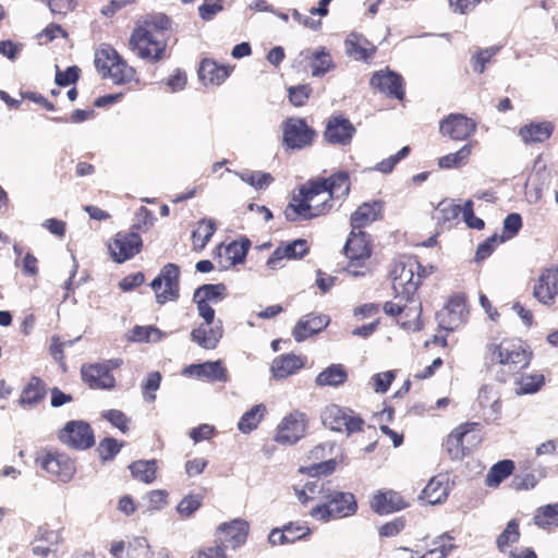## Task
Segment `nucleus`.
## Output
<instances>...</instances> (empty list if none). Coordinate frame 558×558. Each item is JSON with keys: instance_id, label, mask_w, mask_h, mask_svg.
I'll return each mask as SVG.
<instances>
[{"instance_id": "1", "label": "nucleus", "mask_w": 558, "mask_h": 558, "mask_svg": "<svg viewBox=\"0 0 558 558\" xmlns=\"http://www.w3.org/2000/svg\"><path fill=\"white\" fill-rule=\"evenodd\" d=\"M351 191L348 171L340 170L328 178L315 177L294 191L283 209L289 222L308 221L330 214Z\"/></svg>"}, {"instance_id": "2", "label": "nucleus", "mask_w": 558, "mask_h": 558, "mask_svg": "<svg viewBox=\"0 0 558 558\" xmlns=\"http://www.w3.org/2000/svg\"><path fill=\"white\" fill-rule=\"evenodd\" d=\"M171 20L163 13L150 14L140 21L129 38V49L138 58L156 64L170 58Z\"/></svg>"}, {"instance_id": "3", "label": "nucleus", "mask_w": 558, "mask_h": 558, "mask_svg": "<svg viewBox=\"0 0 558 558\" xmlns=\"http://www.w3.org/2000/svg\"><path fill=\"white\" fill-rule=\"evenodd\" d=\"M533 353L519 338H504L486 344L484 366L494 379L505 384L531 364Z\"/></svg>"}, {"instance_id": "4", "label": "nucleus", "mask_w": 558, "mask_h": 558, "mask_svg": "<svg viewBox=\"0 0 558 558\" xmlns=\"http://www.w3.org/2000/svg\"><path fill=\"white\" fill-rule=\"evenodd\" d=\"M96 70L102 78L117 85L129 84L136 77V70L110 45H101L95 52Z\"/></svg>"}, {"instance_id": "5", "label": "nucleus", "mask_w": 558, "mask_h": 558, "mask_svg": "<svg viewBox=\"0 0 558 558\" xmlns=\"http://www.w3.org/2000/svg\"><path fill=\"white\" fill-rule=\"evenodd\" d=\"M343 254L348 258L345 270L354 277L365 276L369 270L367 262L373 254L372 235L366 231L350 230Z\"/></svg>"}, {"instance_id": "6", "label": "nucleus", "mask_w": 558, "mask_h": 558, "mask_svg": "<svg viewBox=\"0 0 558 558\" xmlns=\"http://www.w3.org/2000/svg\"><path fill=\"white\" fill-rule=\"evenodd\" d=\"M427 275L426 268L414 256L402 257L390 270L395 291L405 296L413 295Z\"/></svg>"}, {"instance_id": "7", "label": "nucleus", "mask_w": 558, "mask_h": 558, "mask_svg": "<svg viewBox=\"0 0 558 558\" xmlns=\"http://www.w3.org/2000/svg\"><path fill=\"white\" fill-rule=\"evenodd\" d=\"M324 502L311 510V515L324 522L353 515L357 510L355 496L349 492L326 489Z\"/></svg>"}, {"instance_id": "8", "label": "nucleus", "mask_w": 558, "mask_h": 558, "mask_svg": "<svg viewBox=\"0 0 558 558\" xmlns=\"http://www.w3.org/2000/svg\"><path fill=\"white\" fill-rule=\"evenodd\" d=\"M483 425L480 422H464L453 428L447 436L444 447L451 460H462L470 453L468 445L475 446L482 441Z\"/></svg>"}, {"instance_id": "9", "label": "nucleus", "mask_w": 558, "mask_h": 558, "mask_svg": "<svg viewBox=\"0 0 558 558\" xmlns=\"http://www.w3.org/2000/svg\"><path fill=\"white\" fill-rule=\"evenodd\" d=\"M282 146L286 150H301L311 147L317 138L316 130L306 119L289 117L281 124Z\"/></svg>"}, {"instance_id": "10", "label": "nucleus", "mask_w": 558, "mask_h": 558, "mask_svg": "<svg viewBox=\"0 0 558 558\" xmlns=\"http://www.w3.org/2000/svg\"><path fill=\"white\" fill-rule=\"evenodd\" d=\"M180 267L177 264L168 263L159 271L158 276L150 282L156 302L165 305L168 302H175L180 298Z\"/></svg>"}, {"instance_id": "11", "label": "nucleus", "mask_w": 558, "mask_h": 558, "mask_svg": "<svg viewBox=\"0 0 558 558\" xmlns=\"http://www.w3.org/2000/svg\"><path fill=\"white\" fill-rule=\"evenodd\" d=\"M404 303H396L388 301L384 304V312L396 318L397 324L411 331H420L423 328L422 320V303L414 299L413 295L405 296Z\"/></svg>"}, {"instance_id": "12", "label": "nucleus", "mask_w": 558, "mask_h": 558, "mask_svg": "<svg viewBox=\"0 0 558 558\" xmlns=\"http://www.w3.org/2000/svg\"><path fill=\"white\" fill-rule=\"evenodd\" d=\"M36 464L51 477L63 483L71 481L76 472L75 461L65 452L58 450L41 452L36 458Z\"/></svg>"}, {"instance_id": "13", "label": "nucleus", "mask_w": 558, "mask_h": 558, "mask_svg": "<svg viewBox=\"0 0 558 558\" xmlns=\"http://www.w3.org/2000/svg\"><path fill=\"white\" fill-rule=\"evenodd\" d=\"M250 534V524L244 519H233L220 523L214 532V542L227 549L236 550L245 545Z\"/></svg>"}, {"instance_id": "14", "label": "nucleus", "mask_w": 558, "mask_h": 558, "mask_svg": "<svg viewBox=\"0 0 558 558\" xmlns=\"http://www.w3.org/2000/svg\"><path fill=\"white\" fill-rule=\"evenodd\" d=\"M225 283H205L199 286L193 293V302L196 304L198 316L206 325L215 322V310L211 304L221 302L227 296Z\"/></svg>"}, {"instance_id": "15", "label": "nucleus", "mask_w": 558, "mask_h": 558, "mask_svg": "<svg viewBox=\"0 0 558 558\" xmlns=\"http://www.w3.org/2000/svg\"><path fill=\"white\" fill-rule=\"evenodd\" d=\"M107 248L111 259L118 264H122L141 253L143 240L137 232L122 230L109 239Z\"/></svg>"}, {"instance_id": "16", "label": "nucleus", "mask_w": 558, "mask_h": 558, "mask_svg": "<svg viewBox=\"0 0 558 558\" xmlns=\"http://www.w3.org/2000/svg\"><path fill=\"white\" fill-rule=\"evenodd\" d=\"M58 439L70 449L86 450L95 445V434L92 426L83 420H73L58 432Z\"/></svg>"}, {"instance_id": "17", "label": "nucleus", "mask_w": 558, "mask_h": 558, "mask_svg": "<svg viewBox=\"0 0 558 558\" xmlns=\"http://www.w3.org/2000/svg\"><path fill=\"white\" fill-rule=\"evenodd\" d=\"M469 317L468 298L464 292H456L448 298L445 307L438 315L439 327L453 331L463 326Z\"/></svg>"}, {"instance_id": "18", "label": "nucleus", "mask_w": 558, "mask_h": 558, "mask_svg": "<svg viewBox=\"0 0 558 558\" xmlns=\"http://www.w3.org/2000/svg\"><path fill=\"white\" fill-rule=\"evenodd\" d=\"M308 418L301 411H293L286 415L278 424L275 441L283 446H292L305 436Z\"/></svg>"}, {"instance_id": "19", "label": "nucleus", "mask_w": 558, "mask_h": 558, "mask_svg": "<svg viewBox=\"0 0 558 558\" xmlns=\"http://www.w3.org/2000/svg\"><path fill=\"white\" fill-rule=\"evenodd\" d=\"M356 129L342 113L330 116L325 124L323 137L326 143L333 146H348L351 144Z\"/></svg>"}, {"instance_id": "20", "label": "nucleus", "mask_w": 558, "mask_h": 558, "mask_svg": "<svg viewBox=\"0 0 558 558\" xmlns=\"http://www.w3.org/2000/svg\"><path fill=\"white\" fill-rule=\"evenodd\" d=\"M476 122L462 114L450 113L439 122V132L453 141H465L476 131Z\"/></svg>"}, {"instance_id": "21", "label": "nucleus", "mask_w": 558, "mask_h": 558, "mask_svg": "<svg viewBox=\"0 0 558 558\" xmlns=\"http://www.w3.org/2000/svg\"><path fill=\"white\" fill-rule=\"evenodd\" d=\"M385 216V202L381 199H374L364 202L350 215V227L354 231H365L376 221H380Z\"/></svg>"}, {"instance_id": "22", "label": "nucleus", "mask_w": 558, "mask_h": 558, "mask_svg": "<svg viewBox=\"0 0 558 558\" xmlns=\"http://www.w3.org/2000/svg\"><path fill=\"white\" fill-rule=\"evenodd\" d=\"M369 84L373 88L389 98L398 100H402L404 98L405 92L403 77L389 69L376 71L372 75Z\"/></svg>"}, {"instance_id": "23", "label": "nucleus", "mask_w": 558, "mask_h": 558, "mask_svg": "<svg viewBox=\"0 0 558 558\" xmlns=\"http://www.w3.org/2000/svg\"><path fill=\"white\" fill-rule=\"evenodd\" d=\"M558 294V268L549 267L541 271L533 283V296L544 305H553Z\"/></svg>"}, {"instance_id": "24", "label": "nucleus", "mask_w": 558, "mask_h": 558, "mask_svg": "<svg viewBox=\"0 0 558 558\" xmlns=\"http://www.w3.org/2000/svg\"><path fill=\"white\" fill-rule=\"evenodd\" d=\"M83 381L92 389H111L116 379L106 364L83 365L81 369Z\"/></svg>"}, {"instance_id": "25", "label": "nucleus", "mask_w": 558, "mask_h": 558, "mask_svg": "<svg viewBox=\"0 0 558 558\" xmlns=\"http://www.w3.org/2000/svg\"><path fill=\"white\" fill-rule=\"evenodd\" d=\"M307 241L298 239L292 242L281 243L267 259V266L271 269L281 267L283 259H299L308 253Z\"/></svg>"}, {"instance_id": "26", "label": "nucleus", "mask_w": 558, "mask_h": 558, "mask_svg": "<svg viewBox=\"0 0 558 558\" xmlns=\"http://www.w3.org/2000/svg\"><path fill=\"white\" fill-rule=\"evenodd\" d=\"M344 50L348 57L363 62H369L377 52V46L364 35L351 32L344 40Z\"/></svg>"}, {"instance_id": "27", "label": "nucleus", "mask_w": 558, "mask_h": 558, "mask_svg": "<svg viewBox=\"0 0 558 558\" xmlns=\"http://www.w3.org/2000/svg\"><path fill=\"white\" fill-rule=\"evenodd\" d=\"M369 505L372 510L380 515L400 511L408 506L403 497L391 489L375 493L371 498Z\"/></svg>"}, {"instance_id": "28", "label": "nucleus", "mask_w": 558, "mask_h": 558, "mask_svg": "<svg viewBox=\"0 0 558 558\" xmlns=\"http://www.w3.org/2000/svg\"><path fill=\"white\" fill-rule=\"evenodd\" d=\"M329 317L323 314H307L294 326L292 336L296 342H302L308 337L320 332L329 324Z\"/></svg>"}, {"instance_id": "29", "label": "nucleus", "mask_w": 558, "mask_h": 558, "mask_svg": "<svg viewBox=\"0 0 558 558\" xmlns=\"http://www.w3.org/2000/svg\"><path fill=\"white\" fill-rule=\"evenodd\" d=\"M555 130V125L550 121L531 122L522 125L518 135L524 144L544 143L550 138Z\"/></svg>"}, {"instance_id": "30", "label": "nucleus", "mask_w": 558, "mask_h": 558, "mask_svg": "<svg viewBox=\"0 0 558 558\" xmlns=\"http://www.w3.org/2000/svg\"><path fill=\"white\" fill-rule=\"evenodd\" d=\"M184 374L195 375L197 377H204L209 381L226 383L229 380L227 368L223 366L221 361L205 362L203 364H193L184 369Z\"/></svg>"}, {"instance_id": "31", "label": "nucleus", "mask_w": 558, "mask_h": 558, "mask_svg": "<svg viewBox=\"0 0 558 558\" xmlns=\"http://www.w3.org/2000/svg\"><path fill=\"white\" fill-rule=\"evenodd\" d=\"M229 66L217 63L210 59H204L198 68L199 80L204 85H220L230 75Z\"/></svg>"}, {"instance_id": "32", "label": "nucleus", "mask_w": 558, "mask_h": 558, "mask_svg": "<svg viewBox=\"0 0 558 558\" xmlns=\"http://www.w3.org/2000/svg\"><path fill=\"white\" fill-rule=\"evenodd\" d=\"M304 366V360L293 353L281 354L271 363L272 376L277 379L287 378Z\"/></svg>"}, {"instance_id": "33", "label": "nucleus", "mask_w": 558, "mask_h": 558, "mask_svg": "<svg viewBox=\"0 0 558 558\" xmlns=\"http://www.w3.org/2000/svg\"><path fill=\"white\" fill-rule=\"evenodd\" d=\"M222 333L223 329L221 326L213 327L211 325H206L204 323L191 331V338L201 348L213 350L219 343L222 338Z\"/></svg>"}, {"instance_id": "34", "label": "nucleus", "mask_w": 558, "mask_h": 558, "mask_svg": "<svg viewBox=\"0 0 558 558\" xmlns=\"http://www.w3.org/2000/svg\"><path fill=\"white\" fill-rule=\"evenodd\" d=\"M448 494V484L438 477H433L422 490L420 498L429 505H437L445 501Z\"/></svg>"}, {"instance_id": "35", "label": "nucleus", "mask_w": 558, "mask_h": 558, "mask_svg": "<svg viewBox=\"0 0 558 558\" xmlns=\"http://www.w3.org/2000/svg\"><path fill=\"white\" fill-rule=\"evenodd\" d=\"M46 384L37 376H33L24 387L20 403L22 405H34L39 403L46 397Z\"/></svg>"}, {"instance_id": "36", "label": "nucleus", "mask_w": 558, "mask_h": 558, "mask_svg": "<svg viewBox=\"0 0 558 558\" xmlns=\"http://www.w3.org/2000/svg\"><path fill=\"white\" fill-rule=\"evenodd\" d=\"M216 230L217 226L213 219H201L192 232V243L194 251L204 250Z\"/></svg>"}, {"instance_id": "37", "label": "nucleus", "mask_w": 558, "mask_h": 558, "mask_svg": "<svg viewBox=\"0 0 558 558\" xmlns=\"http://www.w3.org/2000/svg\"><path fill=\"white\" fill-rule=\"evenodd\" d=\"M267 413L266 405L263 403L255 404L243 413L238 422V428L243 434H248L256 429Z\"/></svg>"}, {"instance_id": "38", "label": "nucleus", "mask_w": 558, "mask_h": 558, "mask_svg": "<svg viewBox=\"0 0 558 558\" xmlns=\"http://www.w3.org/2000/svg\"><path fill=\"white\" fill-rule=\"evenodd\" d=\"M348 379V373L342 364H331L316 377L318 386H340Z\"/></svg>"}, {"instance_id": "39", "label": "nucleus", "mask_w": 558, "mask_h": 558, "mask_svg": "<svg viewBox=\"0 0 558 558\" xmlns=\"http://www.w3.org/2000/svg\"><path fill=\"white\" fill-rule=\"evenodd\" d=\"M533 521L544 530L558 527V502L538 507L535 510Z\"/></svg>"}, {"instance_id": "40", "label": "nucleus", "mask_w": 558, "mask_h": 558, "mask_svg": "<svg viewBox=\"0 0 558 558\" xmlns=\"http://www.w3.org/2000/svg\"><path fill=\"white\" fill-rule=\"evenodd\" d=\"M473 150V143L463 145L458 151L445 155L438 159L441 169H452L465 166Z\"/></svg>"}, {"instance_id": "41", "label": "nucleus", "mask_w": 558, "mask_h": 558, "mask_svg": "<svg viewBox=\"0 0 558 558\" xmlns=\"http://www.w3.org/2000/svg\"><path fill=\"white\" fill-rule=\"evenodd\" d=\"M463 207L453 201L444 199L435 209V219L439 225H451L458 220L462 214Z\"/></svg>"}, {"instance_id": "42", "label": "nucleus", "mask_w": 558, "mask_h": 558, "mask_svg": "<svg viewBox=\"0 0 558 558\" xmlns=\"http://www.w3.org/2000/svg\"><path fill=\"white\" fill-rule=\"evenodd\" d=\"M514 471V462L509 459L501 460L494 464L487 475L486 484L489 487L498 486L504 480L512 474Z\"/></svg>"}, {"instance_id": "43", "label": "nucleus", "mask_w": 558, "mask_h": 558, "mask_svg": "<svg viewBox=\"0 0 558 558\" xmlns=\"http://www.w3.org/2000/svg\"><path fill=\"white\" fill-rule=\"evenodd\" d=\"M347 413V410L337 404L327 405L322 413L323 424L335 432H343Z\"/></svg>"}, {"instance_id": "44", "label": "nucleus", "mask_w": 558, "mask_h": 558, "mask_svg": "<svg viewBox=\"0 0 558 558\" xmlns=\"http://www.w3.org/2000/svg\"><path fill=\"white\" fill-rule=\"evenodd\" d=\"M129 468L132 476L137 481L149 484L156 480L157 466L155 460H138Z\"/></svg>"}, {"instance_id": "45", "label": "nucleus", "mask_w": 558, "mask_h": 558, "mask_svg": "<svg viewBox=\"0 0 558 558\" xmlns=\"http://www.w3.org/2000/svg\"><path fill=\"white\" fill-rule=\"evenodd\" d=\"M520 536L519 520L511 519L496 539L497 548L499 551L505 553L511 545L519 542Z\"/></svg>"}, {"instance_id": "46", "label": "nucleus", "mask_w": 558, "mask_h": 558, "mask_svg": "<svg viewBox=\"0 0 558 558\" xmlns=\"http://www.w3.org/2000/svg\"><path fill=\"white\" fill-rule=\"evenodd\" d=\"M515 393L519 396L535 393L545 385V377L543 374L522 375L515 379Z\"/></svg>"}, {"instance_id": "47", "label": "nucleus", "mask_w": 558, "mask_h": 558, "mask_svg": "<svg viewBox=\"0 0 558 558\" xmlns=\"http://www.w3.org/2000/svg\"><path fill=\"white\" fill-rule=\"evenodd\" d=\"M335 68L332 58L325 47L317 49L311 58V69L313 76H320Z\"/></svg>"}, {"instance_id": "48", "label": "nucleus", "mask_w": 558, "mask_h": 558, "mask_svg": "<svg viewBox=\"0 0 558 558\" xmlns=\"http://www.w3.org/2000/svg\"><path fill=\"white\" fill-rule=\"evenodd\" d=\"M204 496L202 494H189L184 496L177 506V512L182 519L193 515L203 505Z\"/></svg>"}, {"instance_id": "49", "label": "nucleus", "mask_w": 558, "mask_h": 558, "mask_svg": "<svg viewBox=\"0 0 558 558\" xmlns=\"http://www.w3.org/2000/svg\"><path fill=\"white\" fill-rule=\"evenodd\" d=\"M155 220L156 218L153 211L145 206H141L136 210L134 222L129 230L132 232H137V234L141 235V233L147 232L153 227Z\"/></svg>"}, {"instance_id": "50", "label": "nucleus", "mask_w": 558, "mask_h": 558, "mask_svg": "<svg viewBox=\"0 0 558 558\" xmlns=\"http://www.w3.org/2000/svg\"><path fill=\"white\" fill-rule=\"evenodd\" d=\"M150 546L145 537H134L128 542L125 558H151Z\"/></svg>"}, {"instance_id": "51", "label": "nucleus", "mask_w": 558, "mask_h": 558, "mask_svg": "<svg viewBox=\"0 0 558 558\" xmlns=\"http://www.w3.org/2000/svg\"><path fill=\"white\" fill-rule=\"evenodd\" d=\"M313 88L310 84H300L288 88V98L292 106L303 107L307 104Z\"/></svg>"}, {"instance_id": "52", "label": "nucleus", "mask_w": 558, "mask_h": 558, "mask_svg": "<svg viewBox=\"0 0 558 558\" xmlns=\"http://www.w3.org/2000/svg\"><path fill=\"white\" fill-rule=\"evenodd\" d=\"M498 50V47H488L476 51L471 58V65L473 71L478 74L484 73L486 64L492 61Z\"/></svg>"}, {"instance_id": "53", "label": "nucleus", "mask_w": 558, "mask_h": 558, "mask_svg": "<svg viewBox=\"0 0 558 558\" xmlns=\"http://www.w3.org/2000/svg\"><path fill=\"white\" fill-rule=\"evenodd\" d=\"M160 84L170 93L183 90L187 84V74L184 70L178 68L168 77L163 78Z\"/></svg>"}, {"instance_id": "54", "label": "nucleus", "mask_w": 558, "mask_h": 558, "mask_svg": "<svg viewBox=\"0 0 558 558\" xmlns=\"http://www.w3.org/2000/svg\"><path fill=\"white\" fill-rule=\"evenodd\" d=\"M121 448L122 442L119 444L113 437H105L99 441L96 451L100 460L105 462L112 460L120 452Z\"/></svg>"}, {"instance_id": "55", "label": "nucleus", "mask_w": 558, "mask_h": 558, "mask_svg": "<svg viewBox=\"0 0 558 558\" xmlns=\"http://www.w3.org/2000/svg\"><path fill=\"white\" fill-rule=\"evenodd\" d=\"M326 489L318 481L307 482L302 489L295 488L298 499L302 504H307L315 498H322Z\"/></svg>"}, {"instance_id": "56", "label": "nucleus", "mask_w": 558, "mask_h": 558, "mask_svg": "<svg viewBox=\"0 0 558 558\" xmlns=\"http://www.w3.org/2000/svg\"><path fill=\"white\" fill-rule=\"evenodd\" d=\"M241 179L255 189H265L274 181L270 173L262 171L243 172Z\"/></svg>"}, {"instance_id": "57", "label": "nucleus", "mask_w": 558, "mask_h": 558, "mask_svg": "<svg viewBox=\"0 0 558 558\" xmlns=\"http://www.w3.org/2000/svg\"><path fill=\"white\" fill-rule=\"evenodd\" d=\"M411 148L409 146L402 147L396 155H392L386 159H383L375 166V170L388 174L392 172L397 163L409 156Z\"/></svg>"}, {"instance_id": "58", "label": "nucleus", "mask_w": 558, "mask_h": 558, "mask_svg": "<svg viewBox=\"0 0 558 558\" xmlns=\"http://www.w3.org/2000/svg\"><path fill=\"white\" fill-rule=\"evenodd\" d=\"M522 228V218L519 214H509L504 220V235L499 236V242H505L513 238Z\"/></svg>"}, {"instance_id": "59", "label": "nucleus", "mask_w": 558, "mask_h": 558, "mask_svg": "<svg viewBox=\"0 0 558 558\" xmlns=\"http://www.w3.org/2000/svg\"><path fill=\"white\" fill-rule=\"evenodd\" d=\"M250 248V242L233 241L227 246V254L232 265L243 263Z\"/></svg>"}, {"instance_id": "60", "label": "nucleus", "mask_w": 558, "mask_h": 558, "mask_svg": "<svg viewBox=\"0 0 558 558\" xmlns=\"http://www.w3.org/2000/svg\"><path fill=\"white\" fill-rule=\"evenodd\" d=\"M190 558H228L222 546L217 545L215 542L209 545H204L195 549Z\"/></svg>"}, {"instance_id": "61", "label": "nucleus", "mask_w": 558, "mask_h": 558, "mask_svg": "<svg viewBox=\"0 0 558 558\" xmlns=\"http://www.w3.org/2000/svg\"><path fill=\"white\" fill-rule=\"evenodd\" d=\"M35 542L58 547V545L62 542V537L59 531L51 530L48 525H41L37 530Z\"/></svg>"}, {"instance_id": "62", "label": "nucleus", "mask_w": 558, "mask_h": 558, "mask_svg": "<svg viewBox=\"0 0 558 558\" xmlns=\"http://www.w3.org/2000/svg\"><path fill=\"white\" fill-rule=\"evenodd\" d=\"M161 381V375L159 372H153L148 374L145 383L142 386L143 397L148 402H154L156 399V395L154 393L159 389Z\"/></svg>"}, {"instance_id": "63", "label": "nucleus", "mask_w": 558, "mask_h": 558, "mask_svg": "<svg viewBox=\"0 0 558 558\" xmlns=\"http://www.w3.org/2000/svg\"><path fill=\"white\" fill-rule=\"evenodd\" d=\"M499 243V236L497 234H493L478 244L474 257L475 262L480 263L489 257Z\"/></svg>"}, {"instance_id": "64", "label": "nucleus", "mask_w": 558, "mask_h": 558, "mask_svg": "<svg viewBox=\"0 0 558 558\" xmlns=\"http://www.w3.org/2000/svg\"><path fill=\"white\" fill-rule=\"evenodd\" d=\"M462 217L470 229L483 230L485 228L484 220L474 214L472 201H466L463 205Z\"/></svg>"}]
</instances>
